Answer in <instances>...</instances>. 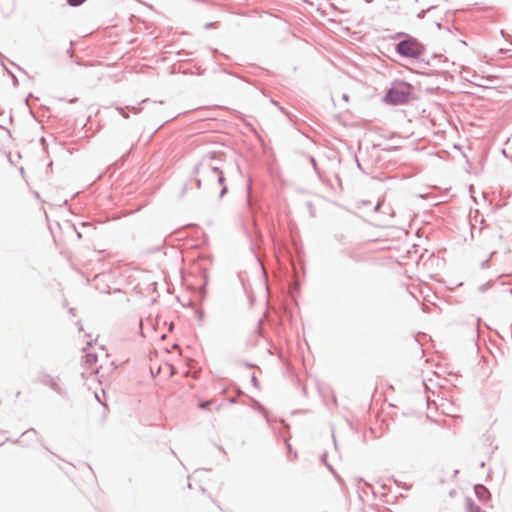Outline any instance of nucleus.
Segmentation results:
<instances>
[{"label": "nucleus", "mask_w": 512, "mask_h": 512, "mask_svg": "<svg viewBox=\"0 0 512 512\" xmlns=\"http://www.w3.org/2000/svg\"><path fill=\"white\" fill-rule=\"evenodd\" d=\"M411 94V86L406 83H400L397 85H394L387 93L386 95V102L393 104V105H399L404 104L409 100Z\"/></svg>", "instance_id": "obj_1"}, {"label": "nucleus", "mask_w": 512, "mask_h": 512, "mask_svg": "<svg viewBox=\"0 0 512 512\" xmlns=\"http://www.w3.org/2000/svg\"><path fill=\"white\" fill-rule=\"evenodd\" d=\"M397 52L404 57L417 58L422 54L423 47L416 39L409 38L397 45Z\"/></svg>", "instance_id": "obj_2"}, {"label": "nucleus", "mask_w": 512, "mask_h": 512, "mask_svg": "<svg viewBox=\"0 0 512 512\" xmlns=\"http://www.w3.org/2000/svg\"><path fill=\"white\" fill-rule=\"evenodd\" d=\"M209 404H210V402H209V401H207V402H203V403H200V404H199V407H200V408H205V407H207Z\"/></svg>", "instance_id": "obj_3"}, {"label": "nucleus", "mask_w": 512, "mask_h": 512, "mask_svg": "<svg viewBox=\"0 0 512 512\" xmlns=\"http://www.w3.org/2000/svg\"><path fill=\"white\" fill-rule=\"evenodd\" d=\"M343 100L344 101H348L349 100V96L347 94H343Z\"/></svg>", "instance_id": "obj_4"}, {"label": "nucleus", "mask_w": 512, "mask_h": 512, "mask_svg": "<svg viewBox=\"0 0 512 512\" xmlns=\"http://www.w3.org/2000/svg\"><path fill=\"white\" fill-rule=\"evenodd\" d=\"M476 490H477V491H478V490L486 491V489H485L483 486H479V487H477V488H476Z\"/></svg>", "instance_id": "obj_5"}, {"label": "nucleus", "mask_w": 512, "mask_h": 512, "mask_svg": "<svg viewBox=\"0 0 512 512\" xmlns=\"http://www.w3.org/2000/svg\"><path fill=\"white\" fill-rule=\"evenodd\" d=\"M471 512H480V510H479V508L476 507V508L471 509Z\"/></svg>", "instance_id": "obj_6"}]
</instances>
